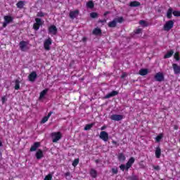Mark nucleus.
Masks as SVG:
<instances>
[{
    "label": "nucleus",
    "instance_id": "20",
    "mask_svg": "<svg viewBox=\"0 0 180 180\" xmlns=\"http://www.w3.org/2000/svg\"><path fill=\"white\" fill-rule=\"evenodd\" d=\"M156 158H160L161 157V148L160 146L156 147L155 151Z\"/></svg>",
    "mask_w": 180,
    "mask_h": 180
},
{
    "label": "nucleus",
    "instance_id": "24",
    "mask_svg": "<svg viewBox=\"0 0 180 180\" xmlns=\"http://www.w3.org/2000/svg\"><path fill=\"white\" fill-rule=\"evenodd\" d=\"M20 88V82L19 81V79H16L15 81V89L16 91L19 90Z\"/></svg>",
    "mask_w": 180,
    "mask_h": 180
},
{
    "label": "nucleus",
    "instance_id": "28",
    "mask_svg": "<svg viewBox=\"0 0 180 180\" xmlns=\"http://www.w3.org/2000/svg\"><path fill=\"white\" fill-rule=\"evenodd\" d=\"M102 34V31L99 28H95L93 30V34L98 35V34Z\"/></svg>",
    "mask_w": 180,
    "mask_h": 180
},
{
    "label": "nucleus",
    "instance_id": "1",
    "mask_svg": "<svg viewBox=\"0 0 180 180\" xmlns=\"http://www.w3.org/2000/svg\"><path fill=\"white\" fill-rule=\"evenodd\" d=\"M134 158H131L129 161L127 162L126 165H121L120 166V168L121 169V171H129V168H131V166L133 165V164H134Z\"/></svg>",
    "mask_w": 180,
    "mask_h": 180
},
{
    "label": "nucleus",
    "instance_id": "17",
    "mask_svg": "<svg viewBox=\"0 0 180 180\" xmlns=\"http://www.w3.org/2000/svg\"><path fill=\"white\" fill-rule=\"evenodd\" d=\"M28 78L31 82H33L36 80V78H37V74H36V72H32L31 74H30Z\"/></svg>",
    "mask_w": 180,
    "mask_h": 180
},
{
    "label": "nucleus",
    "instance_id": "5",
    "mask_svg": "<svg viewBox=\"0 0 180 180\" xmlns=\"http://www.w3.org/2000/svg\"><path fill=\"white\" fill-rule=\"evenodd\" d=\"M174 27V21L169 20L164 25V30L166 32H169Z\"/></svg>",
    "mask_w": 180,
    "mask_h": 180
},
{
    "label": "nucleus",
    "instance_id": "4",
    "mask_svg": "<svg viewBox=\"0 0 180 180\" xmlns=\"http://www.w3.org/2000/svg\"><path fill=\"white\" fill-rule=\"evenodd\" d=\"M51 137L53 143H57L62 137L61 132H53L51 134Z\"/></svg>",
    "mask_w": 180,
    "mask_h": 180
},
{
    "label": "nucleus",
    "instance_id": "18",
    "mask_svg": "<svg viewBox=\"0 0 180 180\" xmlns=\"http://www.w3.org/2000/svg\"><path fill=\"white\" fill-rule=\"evenodd\" d=\"M172 68H173L174 74H176V75L180 74V66L179 65H178L176 63H173Z\"/></svg>",
    "mask_w": 180,
    "mask_h": 180
},
{
    "label": "nucleus",
    "instance_id": "15",
    "mask_svg": "<svg viewBox=\"0 0 180 180\" xmlns=\"http://www.w3.org/2000/svg\"><path fill=\"white\" fill-rule=\"evenodd\" d=\"M111 120H115V122H119L123 119V115H112L110 117Z\"/></svg>",
    "mask_w": 180,
    "mask_h": 180
},
{
    "label": "nucleus",
    "instance_id": "54",
    "mask_svg": "<svg viewBox=\"0 0 180 180\" xmlns=\"http://www.w3.org/2000/svg\"><path fill=\"white\" fill-rule=\"evenodd\" d=\"M1 157H2V153H1V151H0V158H1Z\"/></svg>",
    "mask_w": 180,
    "mask_h": 180
},
{
    "label": "nucleus",
    "instance_id": "38",
    "mask_svg": "<svg viewBox=\"0 0 180 180\" xmlns=\"http://www.w3.org/2000/svg\"><path fill=\"white\" fill-rule=\"evenodd\" d=\"M37 16L38 18H43L44 16V13L40 11V12H38L37 14Z\"/></svg>",
    "mask_w": 180,
    "mask_h": 180
},
{
    "label": "nucleus",
    "instance_id": "33",
    "mask_svg": "<svg viewBox=\"0 0 180 180\" xmlns=\"http://www.w3.org/2000/svg\"><path fill=\"white\" fill-rule=\"evenodd\" d=\"M86 6H87V8H89L90 9H92L94 6V2L91 1L87 2L86 3Z\"/></svg>",
    "mask_w": 180,
    "mask_h": 180
},
{
    "label": "nucleus",
    "instance_id": "42",
    "mask_svg": "<svg viewBox=\"0 0 180 180\" xmlns=\"http://www.w3.org/2000/svg\"><path fill=\"white\" fill-rule=\"evenodd\" d=\"M112 174H117V172H118L117 168V167L112 168Z\"/></svg>",
    "mask_w": 180,
    "mask_h": 180
},
{
    "label": "nucleus",
    "instance_id": "31",
    "mask_svg": "<svg viewBox=\"0 0 180 180\" xmlns=\"http://www.w3.org/2000/svg\"><path fill=\"white\" fill-rule=\"evenodd\" d=\"M17 8H19L20 9H22V8H23V6H25V1H19L18 3H17Z\"/></svg>",
    "mask_w": 180,
    "mask_h": 180
},
{
    "label": "nucleus",
    "instance_id": "25",
    "mask_svg": "<svg viewBox=\"0 0 180 180\" xmlns=\"http://www.w3.org/2000/svg\"><path fill=\"white\" fill-rule=\"evenodd\" d=\"M174 51H169L167 53V54L165 55L164 58H170V57H172Z\"/></svg>",
    "mask_w": 180,
    "mask_h": 180
},
{
    "label": "nucleus",
    "instance_id": "51",
    "mask_svg": "<svg viewBox=\"0 0 180 180\" xmlns=\"http://www.w3.org/2000/svg\"><path fill=\"white\" fill-rule=\"evenodd\" d=\"M105 129H106V126H103V127L101 128V130H105Z\"/></svg>",
    "mask_w": 180,
    "mask_h": 180
},
{
    "label": "nucleus",
    "instance_id": "44",
    "mask_svg": "<svg viewBox=\"0 0 180 180\" xmlns=\"http://www.w3.org/2000/svg\"><path fill=\"white\" fill-rule=\"evenodd\" d=\"M153 169H155L156 171H160V169H161V168L158 165H157V166L153 165Z\"/></svg>",
    "mask_w": 180,
    "mask_h": 180
},
{
    "label": "nucleus",
    "instance_id": "48",
    "mask_svg": "<svg viewBox=\"0 0 180 180\" xmlns=\"http://www.w3.org/2000/svg\"><path fill=\"white\" fill-rule=\"evenodd\" d=\"M127 77V73H123L122 75V78H124Z\"/></svg>",
    "mask_w": 180,
    "mask_h": 180
},
{
    "label": "nucleus",
    "instance_id": "36",
    "mask_svg": "<svg viewBox=\"0 0 180 180\" xmlns=\"http://www.w3.org/2000/svg\"><path fill=\"white\" fill-rule=\"evenodd\" d=\"M90 18H92L93 19H95V18H98L97 13L93 12L90 13Z\"/></svg>",
    "mask_w": 180,
    "mask_h": 180
},
{
    "label": "nucleus",
    "instance_id": "11",
    "mask_svg": "<svg viewBox=\"0 0 180 180\" xmlns=\"http://www.w3.org/2000/svg\"><path fill=\"white\" fill-rule=\"evenodd\" d=\"M155 79L158 81V82H161L164 80V74L162 72H158L155 75Z\"/></svg>",
    "mask_w": 180,
    "mask_h": 180
},
{
    "label": "nucleus",
    "instance_id": "8",
    "mask_svg": "<svg viewBox=\"0 0 180 180\" xmlns=\"http://www.w3.org/2000/svg\"><path fill=\"white\" fill-rule=\"evenodd\" d=\"M12 20H13V18L12 16L11 15L4 16V22L3 23V27H6V26L9 25V23L12 22Z\"/></svg>",
    "mask_w": 180,
    "mask_h": 180
},
{
    "label": "nucleus",
    "instance_id": "3",
    "mask_svg": "<svg viewBox=\"0 0 180 180\" xmlns=\"http://www.w3.org/2000/svg\"><path fill=\"white\" fill-rule=\"evenodd\" d=\"M19 46L21 51H27V50H29V42L27 41H21Z\"/></svg>",
    "mask_w": 180,
    "mask_h": 180
},
{
    "label": "nucleus",
    "instance_id": "9",
    "mask_svg": "<svg viewBox=\"0 0 180 180\" xmlns=\"http://www.w3.org/2000/svg\"><path fill=\"white\" fill-rule=\"evenodd\" d=\"M99 137L101 140H103V141H108V140H109V134L105 131H103L100 133Z\"/></svg>",
    "mask_w": 180,
    "mask_h": 180
},
{
    "label": "nucleus",
    "instance_id": "26",
    "mask_svg": "<svg viewBox=\"0 0 180 180\" xmlns=\"http://www.w3.org/2000/svg\"><path fill=\"white\" fill-rule=\"evenodd\" d=\"M172 8H169L167 13V17L168 18V19H171V18H172Z\"/></svg>",
    "mask_w": 180,
    "mask_h": 180
},
{
    "label": "nucleus",
    "instance_id": "46",
    "mask_svg": "<svg viewBox=\"0 0 180 180\" xmlns=\"http://www.w3.org/2000/svg\"><path fill=\"white\" fill-rule=\"evenodd\" d=\"M6 101H8V98H6V96H4L1 98L2 103H5V102H6Z\"/></svg>",
    "mask_w": 180,
    "mask_h": 180
},
{
    "label": "nucleus",
    "instance_id": "6",
    "mask_svg": "<svg viewBox=\"0 0 180 180\" xmlns=\"http://www.w3.org/2000/svg\"><path fill=\"white\" fill-rule=\"evenodd\" d=\"M35 22H36L33 25V29L34 30H39V29H40V26H41L44 22L40 18H35Z\"/></svg>",
    "mask_w": 180,
    "mask_h": 180
},
{
    "label": "nucleus",
    "instance_id": "13",
    "mask_svg": "<svg viewBox=\"0 0 180 180\" xmlns=\"http://www.w3.org/2000/svg\"><path fill=\"white\" fill-rule=\"evenodd\" d=\"M116 95H119V91H112L110 93L105 95V96L104 98H105V99H109V98H113V96H116Z\"/></svg>",
    "mask_w": 180,
    "mask_h": 180
},
{
    "label": "nucleus",
    "instance_id": "41",
    "mask_svg": "<svg viewBox=\"0 0 180 180\" xmlns=\"http://www.w3.org/2000/svg\"><path fill=\"white\" fill-rule=\"evenodd\" d=\"M174 16H180V11H173Z\"/></svg>",
    "mask_w": 180,
    "mask_h": 180
},
{
    "label": "nucleus",
    "instance_id": "37",
    "mask_svg": "<svg viewBox=\"0 0 180 180\" xmlns=\"http://www.w3.org/2000/svg\"><path fill=\"white\" fill-rule=\"evenodd\" d=\"M93 126H94V124H87L84 127V130H90L91 128L93 127Z\"/></svg>",
    "mask_w": 180,
    "mask_h": 180
},
{
    "label": "nucleus",
    "instance_id": "14",
    "mask_svg": "<svg viewBox=\"0 0 180 180\" xmlns=\"http://www.w3.org/2000/svg\"><path fill=\"white\" fill-rule=\"evenodd\" d=\"M116 95H119V91H112L110 93L105 95V96L104 98H105V99H109V98H113V96H116Z\"/></svg>",
    "mask_w": 180,
    "mask_h": 180
},
{
    "label": "nucleus",
    "instance_id": "21",
    "mask_svg": "<svg viewBox=\"0 0 180 180\" xmlns=\"http://www.w3.org/2000/svg\"><path fill=\"white\" fill-rule=\"evenodd\" d=\"M47 92H49V89H46L44 90H43L39 95V99H43V98H44V96H46V95L47 94Z\"/></svg>",
    "mask_w": 180,
    "mask_h": 180
},
{
    "label": "nucleus",
    "instance_id": "10",
    "mask_svg": "<svg viewBox=\"0 0 180 180\" xmlns=\"http://www.w3.org/2000/svg\"><path fill=\"white\" fill-rule=\"evenodd\" d=\"M49 33L52 36L57 34V27H56L55 25H51L49 27Z\"/></svg>",
    "mask_w": 180,
    "mask_h": 180
},
{
    "label": "nucleus",
    "instance_id": "43",
    "mask_svg": "<svg viewBox=\"0 0 180 180\" xmlns=\"http://www.w3.org/2000/svg\"><path fill=\"white\" fill-rule=\"evenodd\" d=\"M49 120V117H44L42 120H41V123H46V122H47Z\"/></svg>",
    "mask_w": 180,
    "mask_h": 180
},
{
    "label": "nucleus",
    "instance_id": "23",
    "mask_svg": "<svg viewBox=\"0 0 180 180\" xmlns=\"http://www.w3.org/2000/svg\"><path fill=\"white\" fill-rule=\"evenodd\" d=\"M141 4L139 1H131L129 4V6H131V8H134V7H137V6H140Z\"/></svg>",
    "mask_w": 180,
    "mask_h": 180
},
{
    "label": "nucleus",
    "instance_id": "35",
    "mask_svg": "<svg viewBox=\"0 0 180 180\" xmlns=\"http://www.w3.org/2000/svg\"><path fill=\"white\" fill-rule=\"evenodd\" d=\"M79 163V159H75L72 162V165L73 167H77Z\"/></svg>",
    "mask_w": 180,
    "mask_h": 180
},
{
    "label": "nucleus",
    "instance_id": "29",
    "mask_svg": "<svg viewBox=\"0 0 180 180\" xmlns=\"http://www.w3.org/2000/svg\"><path fill=\"white\" fill-rule=\"evenodd\" d=\"M90 174H91V176H92V178H96L98 175V173L96 172V170L92 169L90 171Z\"/></svg>",
    "mask_w": 180,
    "mask_h": 180
},
{
    "label": "nucleus",
    "instance_id": "52",
    "mask_svg": "<svg viewBox=\"0 0 180 180\" xmlns=\"http://www.w3.org/2000/svg\"><path fill=\"white\" fill-rule=\"evenodd\" d=\"M109 13V12H105V13H104V16H106V15H108Z\"/></svg>",
    "mask_w": 180,
    "mask_h": 180
},
{
    "label": "nucleus",
    "instance_id": "53",
    "mask_svg": "<svg viewBox=\"0 0 180 180\" xmlns=\"http://www.w3.org/2000/svg\"><path fill=\"white\" fill-rule=\"evenodd\" d=\"M0 147H2V142L0 141Z\"/></svg>",
    "mask_w": 180,
    "mask_h": 180
},
{
    "label": "nucleus",
    "instance_id": "50",
    "mask_svg": "<svg viewBox=\"0 0 180 180\" xmlns=\"http://www.w3.org/2000/svg\"><path fill=\"white\" fill-rule=\"evenodd\" d=\"M99 22H100L101 23H106V20H100Z\"/></svg>",
    "mask_w": 180,
    "mask_h": 180
},
{
    "label": "nucleus",
    "instance_id": "27",
    "mask_svg": "<svg viewBox=\"0 0 180 180\" xmlns=\"http://www.w3.org/2000/svg\"><path fill=\"white\" fill-rule=\"evenodd\" d=\"M118 160H119V161H125L126 156H124V154H123V153H120L118 155Z\"/></svg>",
    "mask_w": 180,
    "mask_h": 180
},
{
    "label": "nucleus",
    "instance_id": "2",
    "mask_svg": "<svg viewBox=\"0 0 180 180\" xmlns=\"http://www.w3.org/2000/svg\"><path fill=\"white\" fill-rule=\"evenodd\" d=\"M122 22H123V17L116 18L113 20V21L108 22V27H116V25H117V23H122Z\"/></svg>",
    "mask_w": 180,
    "mask_h": 180
},
{
    "label": "nucleus",
    "instance_id": "19",
    "mask_svg": "<svg viewBox=\"0 0 180 180\" xmlns=\"http://www.w3.org/2000/svg\"><path fill=\"white\" fill-rule=\"evenodd\" d=\"M40 147V143L39 142H35L30 148V151L33 152V151H36V150H37V148H39Z\"/></svg>",
    "mask_w": 180,
    "mask_h": 180
},
{
    "label": "nucleus",
    "instance_id": "55",
    "mask_svg": "<svg viewBox=\"0 0 180 180\" xmlns=\"http://www.w3.org/2000/svg\"><path fill=\"white\" fill-rule=\"evenodd\" d=\"M112 143H116V142H115V141H112Z\"/></svg>",
    "mask_w": 180,
    "mask_h": 180
},
{
    "label": "nucleus",
    "instance_id": "12",
    "mask_svg": "<svg viewBox=\"0 0 180 180\" xmlns=\"http://www.w3.org/2000/svg\"><path fill=\"white\" fill-rule=\"evenodd\" d=\"M78 15H79V11L75 10L73 11H70L69 16H70V19H75V18H77L78 16Z\"/></svg>",
    "mask_w": 180,
    "mask_h": 180
},
{
    "label": "nucleus",
    "instance_id": "39",
    "mask_svg": "<svg viewBox=\"0 0 180 180\" xmlns=\"http://www.w3.org/2000/svg\"><path fill=\"white\" fill-rule=\"evenodd\" d=\"M174 58L176 61H179V53L176 52L174 53Z\"/></svg>",
    "mask_w": 180,
    "mask_h": 180
},
{
    "label": "nucleus",
    "instance_id": "45",
    "mask_svg": "<svg viewBox=\"0 0 180 180\" xmlns=\"http://www.w3.org/2000/svg\"><path fill=\"white\" fill-rule=\"evenodd\" d=\"M128 180H139V179L137 178V176H133L128 178Z\"/></svg>",
    "mask_w": 180,
    "mask_h": 180
},
{
    "label": "nucleus",
    "instance_id": "7",
    "mask_svg": "<svg viewBox=\"0 0 180 180\" xmlns=\"http://www.w3.org/2000/svg\"><path fill=\"white\" fill-rule=\"evenodd\" d=\"M52 43L53 41L51 40V38L49 37L47 39H45V41H44V47L45 50L49 51V50H50V46H51Z\"/></svg>",
    "mask_w": 180,
    "mask_h": 180
},
{
    "label": "nucleus",
    "instance_id": "22",
    "mask_svg": "<svg viewBox=\"0 0 180 180\" xmlns=\"http://www.w3.org/2000/svg\"><path fill=\"white\" fill-rule=\"evenodd\" d=\"M147 74H148V69H141L139 70V75H147Z\"/></svg>",
    "mask_w": 180,
    "mask_h": 180
},
{
    "label": "nucleus",
    "instance_id": "30",
    "mask_svg": "<svg viewBox=\"0 0 180 180\" xmlns=\"http://www.w3.org/2000/svg\"><path fill=\"white\" fill-rule=\"evenodd\" d=\"M164 137V134H160L158 136L155 137V141L156 143H160L161 141V139Z\"/></svg>",
    "mask_w": 180,
    "mask_h": 180
},
{
    "label": "nucleus",
    "instance_id": "40",
    "mask_svg": "<svg viewBox=\"0 0 180 180\" xmlns=\"http://www.w3.org/2000/svg\"><path fill=\"white\" fill-rule=\"evenodd\" d=\"M142 29L141 28H138L135 30V34H140V33H141L142 32Z\"/></svg>",
    "mask_w": 180,
    "mask_h": 180
},
{
    "label": "nucleus",
    "instance_id": "16",
    "mask_svg": "<svg viewBox=\"0 0 180 180\" xmlns=\"http://www.w3.org/2000/svg\"><path fill=\"white\" fill-rule=\"evenodd\" d=\"M37 160H41L44 157V155L43 154V150L41 149H39L36 154H35Z\"/></svg>",
    "mask_w": 180,
    "mask_h": 180
},
{
    "label": "nucleus",
    "instance_id": "47",
    "mask_svg": "<svg viewBox=\"0 0 180 180\" xmlns=\"http://www.w3.org/2000/svg\"><path fill=\"white\" fill-rule=\"evenodd\" d=\"M51 115H53V112H49V113L48 114V115L46 116L48 117V119L50 118V116H51Z\"/></svg>",
    "mask_w": 180,
    "mask_h": 180
},
{
    "label": "nucleus",
    "instance_id": "49",
    "mask_svg": "<svg viewBox=\"0 0 180 180\" xmlns=\"http://www.w3.org/2000/svg\"><path fill=\"white\" fill-rule=\"evenodd\" d=\"M70 172H67L65 174V176H70Z\"/></svg>",
    "mask_w": 180,
    "mask_h": 180
},
{
    "label": "nucleus",
    "instance_id": "32",
    "mask_svg": "<svg viewBox=\"0 0 180 180\" xmlns=\"http://www.w3.org/2000/svg\"><path fill=\"white\" fill-rule=\"evenodd\" d=\"M139 25H141V26H143V27H147V26H148V24L146 20H140Z\"/></svg>",
    "mask_w": 180,
    "mask_h": 180
},
{
    "label": "nucleus",
    "instance_id": "34",
    "mask_svg": "<svg viewBox=\"0 0 180 180\" xmlns=\"http://www.w3.org/2000/svg\"><path fill=\"white\" fill-rule=\"evenodd\" d=\"M53 179V175L51 174H49L46 175L44 180H52Z\"/></svg>",
    "mask_w": 180,
    "mask_h": 180
}]
</instances>
